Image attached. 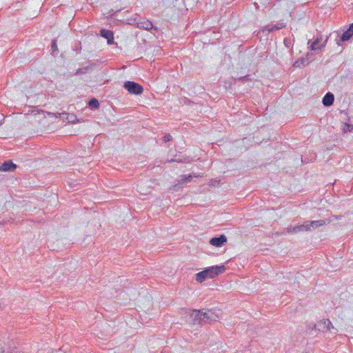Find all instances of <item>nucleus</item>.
<instances>
[{"label":"nucleus","mask_w":353,"mask_h":353,"mask_svg":"<svg viewBox=\"0 0 353 353\" xmlns=\"http://www.w3.org/2000/svg\"><path fill=\"white\" fill-rule=\"evenodd\" d=\"M123 87L130 94H141L143 92V87L134 81H127L124 83Z\"/></svg>","instance_id":"nucleus-1"},{"label":"nucleus","mask_w":353,"mask_h":353,"mask_svg":"<svg viewBox=\"0 0 353 353\" xmlns=\"http://www.w3.org/2000/svg\"><path fill=\"white\" fill-rule=\"evenodd\" d=\"M225 267L223 265H214L205 268V272L208 276V278L213 279L216 276L221 274L224 272L225 270Z\"/></svg>","instance_id":"nucleus-2"},{"label":"nucleus","mask_w":353,"mask_h":353,"mask_svg":"<svg viewBox=\"0 0 353 353\" xmlns=\"http://www.w3.org/2000/svg\"><path fill=\"white\" fill-rule=\"evenodd\" d=\"M201 314L202 324L216 321L219 319V316L212 310H208L205 312L201 310Z\"/></svg>","instance_id":"nucleus-3"},{"label":"nucleus","mask_w":353,"mask_h":353,"mask_svg":"<svg viewBox=\"0 0 353 353\" xmlns=\"http://www.w3.org/2000/svg\"><path fill=\"white\" fill-rule=\"evenodd\" d=\"M314 328L317 329L319 331L325 332L330 330L331 328H333V326L329 319H323L319 321L318 323L314 325Z\"/></svg>","instance_id":"nucleus-4"},{"label":"nucleus","mask_w":353,"mask_h":353,"mask_svg":"<svg viewBox=\"0 0 353 353\" xmlns=\"http://www.w3.org/2000/svg\"><path fill=\"white\" fill-rule=\"evenodd\" d=\"M227 242V237L221 234L218 237H213L210 240V243L215 247H221Z\"/></svg>","instance_id":"nucleus-5"},{"label":"nucleus","mask_w":353,"mask_h":353,"mask_svg":"<svg viewBox=\"0 0 353 353\" xmlns=\"http://www.w3.org/2000/svg\"><path fill=\"white\" fill-rule=\"evenodd\" d=\"M189 316L192 319V324H202L201 310H193L190 311Z\"/></svg>","instance_id":"nucleus-6"},{"label":"nucleus","mask_w":353,"mask_h":353,"mask_svg":"<svg viewBox=\"0 0 353 353\" xmlns=\"http://www.w3.org/2000/svg\"><path fill=\"white\" fill-rule=\"evenodd\" d=\"M100 35L107 39V42L109 45L114 43V34L112 31L101 29L100 30Z\"/></svg>","instance_id":"nucleus-7"},{"label":"nucleus","mask_w":353,"mask_h":353,"mask_svg":"<svg viewBox=\"0 0 353 353\" xmlns=\"http://www.w3.org/2000/svg\"><path fill=\"white\" fill-rule=\"evenodd\" d=\"M17 168V165L13 163L12 161H6L0 165L1 172H11Z\"/></svg>","instance_id":"nucleus-8"},{"label":"nucleus","mask_w":353,"mask_h":353,"mask_svg":"<svg viewBox=\"0 0 353 353\" xmlns=\"http://www.w3.org/2000/svg\"><path fill=\"white\" fill-rule=\"evenodd\" d=\"M310 231V228L307 221H305L301 225H295L294 227L290 228L288 232L297 233L299 232Z\"/></svg>","instance_id":"nucleus-9"},{"label":"nucleus","mask_w":353,"mask_h":353,"mask_svg":"<svg viewBox=\"0 0 353 353\" xmlns=\"http://www.w3.org/2000/svg\"><path fill=\"white\" fill-rule=\"evenodd\" d=\"M353 37V23H351L348 29L341 36L339 41H347Z\"/></svg>","instance_id":"nucleus-10"},{"label":"nucleus","mask_w":353,"mask_h":353,"mask_svg":"<svg viewBox=\"0 0 353 353\" xmlns=\"http://www.w3.org/2000/svg\"><path fill=\"white\" fill-rule=\"evenodd\" d=\"M310 231L326 224L327 220L321 219L317 221H307Z\"/></svg>","instance_id":"nucleus-11"},{"label":"nucleus","mask_w":353,"mask_h":353,"mask_svg":"<svg viewBox=\"0 0 353 353\" xmlns=\"http://www.w3.org/2000/svg\"><path fill=\"white\" fill-rule=\"evenodd\" d=\"M321 39H322L321 36H320L319 37H318L314 40V41H313L312 43L311 46H310L311 50H313V51L319 50H321L322 48H323L325 46L327 38L325 39V41H324V43L322 45L319 46V43L321 42Z\"/></svg>","instance_id":"nucleus-12"},{"label":"nucleus","mask_w":353,"mask_h":353,"mask_svg":"<svg viewBox=\"0 0 353 353\" xmlns=\"http://www.w3.org/2000/svg\"><path fill=\"white\" fill-rule=\"evenodd\" d=\"M334 96L330 92L325 94L322 100L323 104L326 107L332 105L334 103Z\"/></svg>","instance_id":"nucleus-13"},{"label":"nucleus","mask_w":353,"mask_h":353,"mask_svg":"<svg viewBox=\"0 0 353 353\" xmlns=\"http://www.w3.org/2000/svg\"><path fill=\"white\" fill-rule=\"evenodd\" d=\"M138 28L145 30H150L152 29H154L155 30H157V28L154 27L152 23L148 20L138 23Z\"/></svg>","instance_id":"nucleus-14"},{"label":"nucleus","mask_w":353,"mask_h":353,"mask_svg":"<svg viewBox=\"0 0 353 353\" xmlns=\"http://www.w3.org/2000/svg\"><path fill=\"white\" fill-rule=\"evenodd\" d=\"M202 175L200 174H190L188 175H181L179 183L181 184L190 182L194 177H201Z\"/></svg>","instance_id":"nucleus-15"},{"label":"nucleus","mask_w":353,"mask_h":353,"mask_svg":"<svg viewBox=\"0 0 353 353\" xmlns=\"http://www.w3.org/2000/svg\"><path fill=\"white\" fill-rule=\"evenodd\" d=\"M207 278H208V276L207 274V272H205V270L196 274V281L199 283H202Z\"/></svg>","instance_id":"nucleus-16"},{"label":"nucleus","mask_w":353,"mask_h":353,"mask_svg":"<svg viewBox=\"0 0 353 353\" xmlns=\"http://www.w3.org/2000/svg\"><path fill=\"white\" fill-rule=\"evenodd\" d=\"M309 63H310V61L307 59L302 57V58H300L299 59H298L297 61H296L294 63L293 66L294 67L305 66V65H308Z\"/></svg>","instance_id":"nucleus-17"},{"label":"nucleus","mask_w":353,"mask_h":353,"mask_svg":"<svg viewBox=\"0 0 353 353\" xmlns=\"http://www.w3.org/2000/svg\"><path fill=\"white\" fill-rule=\"evenodd\" d=\"M284 26H285L283 25V23H281L280 25H274L271 27L270 26H268L265 28V30L263 31H268V32H272L274 30H280V29L283 28Z\"/></svg>","instance_id":"nucleus-18"},{"label":"nucleus","mask_w":353,"mask_h":353,"mask_svg":"<svg viewBox=\"0 0 353 353\" xmlns=\"http://www.w3.org/2000/svg\"><path fill=\"white\" fill-rule=\"evenodd\" d=\"M88 105L92 109H98L99 107V103L97 99L92 98L89 101Z\"/></svg>","instance_id":"nucleus-19"},{"label":"nucleus","mask_w":353,"mask_h":353,"mask_svg":"<svg viewBox=\"0 0 353 353\" xmlns=\"http://www.w3.org/2000/svg\"><path fill=\"white\" fill-rule=\"evenodd\" d=\"M250 76L248 74L245 75L243 77H239L238 79H235L236 81H241V82H245L248 81H250Z\"/></svg>","instance_id":"nucleus-20"},{"label":"nucleus","mask_w":353,"mask_h":353,"mask_svg":"<svg viewBox=\"0 0 353 353\" xmlns=\"http://www.w3.org/2000/svg\"><path fill=\"white\" fill-rule=\"evenodd\" d=\"M51 48H52V52H55V51L58 50V48H57V41H56L55 39H54L52 41V44H51Z\"/></svg>","instance_id":"nucleus-21"},{"label":"nucleus","mask_w":353,"mask_h":353,"mask_svg":"<svg viewBox=\"0 0 353 353\" xmlns=\"http://www.w3.org/2000/svg\"><path fill=\"white\" fill-rule=\"evenodd\" d=\"M171 140H172V136L170 134H167L163 137V141L164 142H168V141H170Z\"/></svg>","instance_id":"nucleus-22"},{"label":"nucleus","mask_w":353,"mask_h":353,"mask_svg":"<svg viewBox=\"0 0 353 353\" xmlns=\"http://www.w3.org/2000/svg\"><path fill=\"white\" fill-rule=\"evenodd\" d=\"M283 43L287 48H289L290 46L291 41L289 39H285Z\"/></svg>","instance_id":"nucleus-23"},{"label":"nucleus","mask_w":353,"mask_h":353,"mask_svg":"<svg viewBox=\"0 0 353 353\" xmlns=\"http://www.w3.org/2000/svg\"><path fill=\"white\" fill-rule=\"evenodd\" d=\"M0 310H1V304L0 303Z\"/></svg>","instance_id":"nucleus-24"}]
</instances>
